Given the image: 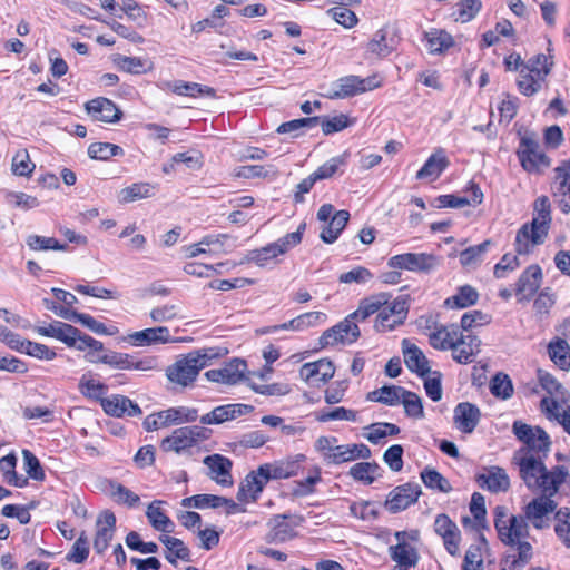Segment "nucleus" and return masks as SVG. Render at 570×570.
Wrapping results in <instances>:
<instances>
[{
    "label": "nucleus",
    "mask_w": 570,
    "mask_h": 570,
    "mask_svg": "<svg viewBox=\"0 0 570 570\" xmlns=\"http://www.w3.org/2000/svg\"><path fill=\"white\" fill-rule=\"evenodd\" d=\"M87 358L91 363L100 362L118 370L150 371L154 368V360L150 357L136 361L129 354L119 352H109L98 357H94L91 353H88Z\"/></svg>",
    "instance_id": "11"
},
{
    "label": "nucleus",
    "mask_w": 570,
    "mask_h": 570,
    "mask_svg": "<svg viewBox=\"0 0 570 570\" xmlns=\"http://www.w3.org/2000/svg\"><path fill=\"white\" fill-rule=\"evenodd\" d=\"M519 465L520 475L527 487L540 490L541 493L556 494L568 475L567 468L562 465L548 471L542 458H535L533 454L522 458Z\"/></svg>",
    "instance_id": "2"
},
{
    "label": "nucleus",
    "mask_w": 570,
    "mask_h": 570,
    "mask_svg": "<svg viewBox=\"0 0 570 570\" xmlns=\"http://www.w3.org/2000/svg\"><path fill=\"white\" fill-rule=\"evenodd\" d=\"M101 407L106 414L115 417L139 416L141 414V409L137 403L120 394L101 399Z\"/></svg>",
    "instance_id": "21"
},
{
    "label": "nucleus",
    "mask_w": 570,
    "mask_h": 570,
    "mask_svg": "<svg viewBox=\"0 0 570 570\" xmlns=\"http://www.w3.org/2000/svg\"><path fill=\"white\" fill-rule=\"evenodd\" d=\"M379 470L380 466L375 462H360L351 466L350 475L356 481L371 484L374 482L375 474Z\"/></svg>",
    "instance_id": "58"
},
{
    "label": "nucleus",
    "mask_w": 570,
    "mask_h": 570,
    "mask_svg": "<svg viewBox=\"0 0 570 570\" xmlns=\"http://www.w3.org/2000/svg\"><path fill=\"white\" fill-rule=\"evenodd\" d=\"M116 517L111 511H104L97 519V532L94 540V549L98 554L105 552L114 538Z\"/></svg>",
    "instance_id": "24"
},
{
    "label": "nucleus",
    "mask_w": 570,
    "mask_h": 570,
    "mask_svg": "<svg viewBox=\"0 0 570 570\" xmlns=\"http://www.w3.org/2000/svg\"><path fill=\"white\" fill-rule=\"evenodd\" d=\"M304 459V455L298 454L295 459H287L263 465L271 480L288 479L298 473L299 462Z\"/></svg>",
    "instance_id": "35"
},
{
    "label": "nucleus",
    "mask_w": 570,
    "mask_h": 570,
    "mask_svg": "<svg viewBox=\"0 0 570 570\" xmlns=\"http://www.w3.org/2000/svg\"><path fill=\"white\" fill-rule=\"evenodd\" d=\"M335 373L333 363L326 358L302 365L301 377L311 386H321L327 383Z\"/></svg>",
    "instance_id": "15"
},
{
    "label": "nucleus",
    "mask_w": 570,
    "mask_h": 570,
    "mask_svg": "<svg viewBox=\"0 0 570 570\" xmlns=\"http://www.w3.org/2000/svg\"><path fill=\"white\" fill-rule=\"evenodd\" d=\"M404 363L406 367L423 377L430 373L429 360L424 353L407 338L402 341Z\"/></svg>",
    "instance_id": "27"
},
{
    "label": "nucleus",
    "mask_w": 570,
    "mask_h": 570,
    "mask_svg": "<svg viewBox=\"0 0 570 570\" xmlns=\"http://www.w3.org/2000/svg\"><path fill=\"white\" fill-rule=\"evenodd\" d=\"M390 297L386 293H380L364 298L360 302L357 309L350 315L355 321H364L375 313L379 314L380 309L390 301Z\"/></svg>",
    "instance_id": "39"
},
{
    "label": "nucleus",
    "mask_w": 570,
    "mask_h": 570,
    "mask_svg": "<svg viewBox=\"0 0 570 570\" xmlns=\"http://www.w3.org/2000/svg\"><path fill=\"white\" fill-rule=\"evenodd\" d=\"M405 389L396 385H384L379 390L372 391L367 394L366 399L372 402H379L385 405H397Z\"/></svg>",
    "instance_id": "47"
},
{
    "label": "nucleus",
    "mask_w": 570,
    "mask_h": 570,
    "mask_svg": "<svg viewBox=\"0 0 570 570\" xmlns=\"http://www.w3.org/2000/svg\"><path fill=\"white\" fill-rule=\"evenodd\" d=\"M353 0H333L332 2L338 4L331 8L327 13L340 24L345 28H352L357 23L356 14L346 8V4L352 3Z\"/></svg>",
    "instance_id": "53"
},
{
    "label": "nucleus",
    "mask_w": 570,
    "mask_h": 570,
    "mask_svg": "<svg viewBox=\"0 0 570 570\" xmlns=\"http://www.w3.org/2000/svg\"><path fill=\"white\" fill-rule=\"evenodd\" d=\"M86 109L95 120L102 122H117L122 116L120 109L111 100L104 97L88 101Z\"/></svg>",
    "instance_id": "25"
},
{
    "label": "nucleus",
    "mask_w": 570,
    "mask_h": 570,
    "mask_svg": "<svg viewBox=\"0 0 570 570\" xmlns=\"http://www.w3.org/2000/svg\"><path fill=\"white\" fill-rule=\"evenodd\" d=\"M321 117H308L294 119L287 122H283L277 127L278 134H293L298 136L306 128H313L318 125Z\"/></svg>",
    "instance_id": "59"
},
{
    "label": "nucleus",
    "mask_w": 570,
    "mask_h": 570,
    "mask_svg": "<svg viewBox=\"0 0 570 570\" xmlns=\"http://www.w3.org/2000/svg\"><path fill=\"white\" fill-rule=\"evenodd\" d=\"M124 149L110 142H92L88 147V156L91 159L108 160L111 157L122 156Z\"/></svg>",
    "instance_id": "55"
},
{
    "label": "nucleus",
    "mask_w": 570,
    "mask_h": 570,
    "mask_svg": "<svg viewBox=\"0 0 570 570\" xmlns=\"http://www.w3.org/2000/svg\"><path fill=\"white\" fill-rule=\"evenodd\" d=\"M371 450L365 444L336 445L332 453L325 454L328 464H341L356 459H368Z\"/></svg>",
    "instance_id": "26"
},
{
    "label": "nucleus",
    "mask_w": 570,
    "mask_h": 570,
    "mask_svg": "<svg viewBox=\"0 0 570 570\" xmlns=\"http://www.w3.org/2000/svg\"><path fill=\"white\" fill-rule=\"evenodd\" d=\"M193 446V436H189L188 428H179L173 431V433L161 441L160 448L165 452L179 453L183 450Z\"/></svg>",
    "instance_id": "45"
},
{
    "label": "nucleus",
    "mask_w": 570,
    "mask_h": 570,
    "mask_svg": "<svg viewBox=\"0 0 570 570\" xmlns=\"http://www.w3.org/2000/svg\"><path fill=\"white\" fill-rule=\"evenodd\" d=\"M246 370V362L236 357L219 368L207 371L205 376L210 382L235 385L244 379Z\"/></svg>",
    "instance_id": "14"
},
{
    "label": "nucleus",
    "mask_w": 570,
    "mask_h": 570,
    "mask_svg": "<svg viewBox=\"0 0 570 570\" xmlns=\"http://www.w3.org/2000/svg\"><path fill=\"white\" fill-rule=\"evenodd\" d=\"M156 186L150 183H135L122 188L118 194L120 204H128L136 200L154 197Z\"/></svg>",
    "instance_id": "41"
},
{
    "label": "nucleus",
    "mask_w": 570,
    "mask_h": 570,
    "mask_svg": "<svg viewBox=\"0 0 570 570\" xmlns=\"http://www.w3.org/2000/svg\"><path fill=\"white\" fill-rule=\"evenodd\" d=\"M161 504L160 500L153 501L147 508L146 517L155 530L168 533L173 531L174 522L161 510Z\"/></svg>",
    "instance_id": "46"
},
{
    "label": "nucleus",
    "mask_w": 570,
    "mask_h": 570,
    "mask_svg": "<svg viewBox=\"0 0 570 570\" xmlns=\"http://www.w3.org/2000/svg\"><path fill=\"white\" fill-rule=\"evenodd\" d=\"M356 321L348 315L342 322L326 330L320 337L322 347L335 345L337 343H354L361 335Z\"/></svg>",
    "instance_id": "10"
},
{
    "label": "nucleus",
    "mask_w": 570,
    "mask_h": 570,
    "mask_svg": "<svg viewBox=\"0 0 570 570\" xmlns=\"http://www.w3.org/2000/svg\"><path fill=\"white\" fill-rule=\"evenodd\" d=\"M381 85L382 81L376 75L366 78L350 75L334 81L325 97L330 99H344L376 89Z\"/></svg>",
    "instance_id": "6"
},
{
    "label": "nucleus",
    "mask_w": 570,
    "mask_h": 570,
    "mask_svg": "<svg viewBox=\"0 0 570 570\" xmlns=\"http://www.w3.org/2000/svg\"><path fill=\"white\" fill-rule=\"evenodd\" d=\"M556 177L551 185V194L560 210L570 213V159L554 168Z\"/></svg>",
    "instance_id": "13"
},
{
    "label": "nucleus",
    "mask_w": 570,
    "mask_h": 570,
    "mask_svg": "<svg viewBox=\"0 0 570 570\" xmlns=\"http://www.w3.org/2000/svg\"><path fill=\"white\" fill-rule=\"evenodd\" d=\"M548 354L560 370L568 371L570 368V346L566 340L551 341L548 345Z\"/></svg>",
    "instance_id": "48"
},
{
    "label": "nucleus",
    "mask_w": 570,
    "mask_h": 570,
    "mask_svg": "<svg viewBox=\"0 0 570 570\" xmlns=\"http://www.w3.org/2000/svg\"><path fill=\"white\" fill-rule=\"evenodd\" d=\"M421 493L422 491L419 483L409 482L399 485L389 493L384 507L391 513H397L415 503Z\"/></svg>",
    "instance_id": "12"
},
{
    "label": "nucleus",
    "mask_w": 570,
    "mask_h": 570,
    "mask_svg": "<svg viewBox=\"0 0 570 570\" xmlns=\"http://www.w3.org/2000/svg\"><path fill=\"white\" fill-rule=\"evenodd\" d=\"M424 40L431 55H443L454 46L453 37L443 29L433 28L425 31Z\"/></svg>",
    "instance_id": "36"
},
{
    "label": "nucleus",
    "mask_w": 570,
    "mask_h": 570,
    "mask_svg": "<svg viewBox=\"0 0 570 570\" xmlns=\"http://www.w3.org/2000/svg\"><path fill=\"white\" fill-rule=\"evenodd\" d=\"M267 525L269 532L266 535V541L269 543H283L296 537L295 525L288 521L286 514L273 515Z\"/></svg>",
    "instance_id": "28"
},
{
    "label": "nucleus",
    "mask_w": 570,
    "mask_h": 570,
    "mask_svg": "<svg viewBox=\"0 0 570 570\" xmlns=\"http://www.w3.org/2000/svg\"><path fill=\"white\" fill-rule=\"evenodd\" d=\"M23 469L29 478L43 481L46 474L39 459L29 450H22Z\"/></svg>",
    "instance_id": "62"
},
{
    "label": "nucleus",
    "mask_w": 570,
    "mask_h": 570,
    "mask_svg": "<svg viewBox=\"0 0 570 570\" xmlns=\"http://www.w3.org/2000/svg\"><path fill=\"white\" fill-rule=\"evenodd\" d=\"M553 495L554 494L542 493L523 508V515L537 530H543L550 527V514L554 512L558 507V503L552 499Z\"/></svg>",
    "instance_id": "7"
},
{
    "label": "nucleus",
    "mask_w": 570,
    "mask_h": 570,
    "mask_svg": "<svg viewBox=\"0 0 570 570\" xmlns=\"http://www.w3.org/2000/svg\"><path fill=\"white\" fill-rule=\"evenodd\" d=\"M458 6L459 9L453 13V17L455 21L463 23L474 19L482 9L481 0H462Z\"/></svg>",
    "instance_id": "64"
},
{
    "label": "nucleus",
    "mask_w": 570,
    "mask_h": 570,
    "mask_svg": "<svg viewBox=\"0 0 570 570\" xmlns=\"http://www.w3.org/2000/svg\"><path fill=\"white\" fill-rule=\"evenodd\" d=\"M254 410L247 404H226L213 409L210 412L200 416L199 421L204 425L222 424L235 420L238 416L246 415Z\"/></svg>",
    "instance_id": "20"
},
{
    "label": "nucleus",
    "mask_w": 570,
    "mask_h": 570,
    "mask_svg": "<svg viewBox=\"0 0 570 570\" xmlns=\"http://www.w3.org/2000/svg\"><path fill=\"white\" fill-rule=\"evenodd\" d=\"M204 464L209 469L208 475L212 480L223 487H230L233 479L230 470L232 461L222 454H212L204 458Z\"/></svg>",
    "instance_id": "23"
},
{
    "label": "nucleus",
    "mask_w": 570,
    "mask_h": 570,
    "mask_svg": "<svg viewBox=\"0 0 570 570\" xmlns=\"http://www.w3.org/2000/svg\"><path fill=\"white\" fill-rule=\"evenodd\" d=\"M110 495L117 503L130 508L136 507L140 502L139 495L120 483L110 484Z\"/></svg>",
    "instance_id": "61"
},
{
    "label": "nucleus",
    "mask_w": 570,
    "mask_h": 570,
    "mask_svg": "<svg viewBox=\"0 0 570 570\" xmlns=\"http://www.w3.org/2000/svg\"><path fill=\"white\" fill-rule=\"evenodd\" d=\"M552 65V60H549L546 55L539 53L530 58L522 69L533 73L539 80H544L550 73Z\"/></svg>",
    "instance_id": "57"
},
{
    "label": "nucleus",
    "mask_w": 570,
    "mask_h": 570,
    "mask_svg": "<svg viewBox=\"0 0 570 570\" xmlns=\"http://www.w3.org/2000/svg\"><path fill=\"white\" fill-rule=\"evenodd\" d=\"M478 298L479 293L474 287L463 285L459 287L455 295L448 297L444 304L450 308H465L474 305L478 302Z\"/></svg>",
    "instance_id": "52"
},
{
    "label": "nucleus",
    "mask_w": 570,
    "mask_h": 570,
    "mask_svg": "<svg viewBox=\"0 0 570 570\" xmlns=\"http://www.w3.org/2000/svg\"><path fill=\"white\" fill-rule=\"evenodd\" d=\"M517 155L522 168L530 174H539L551 165L534 134H527L521 138Z\"/></svg>",
    "instance_id": "5"
},
{
    "label": "nucleus",
    "mask_w": 570,
    "mask_h": 570,
    "mask_svg": "<svg viewBox=\"0 0 570 570\" xmlns=\"http://www.w3.org/2000/svg\"><path fill=\"white\" fill-rule=\"evenodd\" d=\"M449 160L442 150L432 154L423 167L416 173L417 179H436L448 167Z\"/></svg>",
    "instance_id": "44"
},
{
    "label": "nucleus",
    "mask_w": 570,
    "mask_h": 570,
    "mask_svg": "<svg viewBox=\"0 0 570 570\" xmlns=\"http://www.w3.org/2000/svg\"><path fill=\"white\" fill-rule=\"evenodd\" d=\"M396 43L395 36L387 28H381L368 41L367 51L383 58L395 50Z\"/></svg>",
    "instance_id": "33"
},
{
    "label": "nucleus",
    "mask_w": 570,
    "mask_h": 570,
    "mask_svg": "<svg viewBox=\"0 0 570 570\" xmlns=\"http://www.w3.org/2000/svg\"><path fill=\"white\" fill-rule=\"evenodd\" d=\"M43 304L48 309L52 311L56 315L65 320L80 323L81 325L86 326L96 334H108L106 325L104 323L98 322L89 314L78 313L77 311L71 308L56 307L52 301H49L47 298L43 299Z\"/></svg>",
    "instance_id": "19"
},
{
    "label": "nucleus",
    "mask_w": 570,
    "mask_h": 570,
    "mask_svg": "<svg viewBox=\"0 0 570 570\" xmlns=\"http://www.w3.org/2000/svg\"><path fill=\"white\" fill-rule=\"evenodd\" d=\"M541 410L546 413L549 419H556L570 435V405L563 409L557 401L542 399Z\"/></svg>",
    "instance_id": "49"
},
{
    "label": "nucleus",
    "mask_w": 570,
    "mask_h": 570,
    "mask_svg": "<svg viewBox=\"0 0 570 570\" xmlns=\"http://www.w3.org/2000/svg\"><path fill=\"white\" fill-rule=\"evenodd\" d=\"M494 527L500 540L507 546H513L529 537V523L524 515H508L504 507L494 509Z\"/></svg>",
    "instance_id": "4"
},
{
    "label": "nucleus",
    "mask_w": 570,
    "mask_h": 570,
    "mask_svg": "<svg viewBox=\"0 0 570 570\" xmlns=\"http://www.w3.org/2000/svg\"><path fill=\"white\" fill-rule=\"evenodd\" d=\"M269 480L264 465L258 466L256 471L248 473L239 484L237 500L240 502L248 500L255 502Z\"/></svg>",
    "instance_id": "16"
},
{
    "label": "nucleus",
    "mask_w": 570,
    "mask_h": 570,
    "mask_svg": "<svg viewBox=\"0 0 570 570\" xmlns=\"http://www.w3.org/2000/svg\"><path fill=\"white\" fill-rule=\"evenodd\" d=\"M159 419L163 420L165 428L181 423H191L198 419V411L197 409L187 406L169 407L159 411Z\"/></svg>",
    "instance_id": "38"
},
{
    "label": "nucleus",
    "mask_w": 570,
    "mask_h": 570,
    "mask_svg": "<svg viewBox=\"0 0 570 570\" xmlns=\"http://www.w3.org/2000/svg\"><path fill=\"white\" fill-rule=\"evenodd\" d=\"M78 389L85 397L98 401L100 404L108 390L107 385L95 380L90 374H83L80 377Z\"/></svg>",
    "instance_id": "51"
},
{
    "label": "nucleus",
    "mask_w": 570,
    "mask_h": 570,
    "mask_svg": "<svg viewBox=\"0 0 570 570\" xmlns=\"http://www.w3.org/2000/svg\"><path fill=\"white\" fill-rule=\"evenodd\" d=\"M407 313L409 304L406 296H397L380 309L374 327L379 332L392 331L404 323Z\"/></svg>",
    "instance_id": "8"
},
{
    "label": "nucleus",
    "mask_w": 570,
    "mask_h": 570,
    "mask_svg": "<svg viewBox=\"0 0 570 570\" xmlns=\"http://www.w3.org/2000/svg\"><path fill=\"white\" fill-rule=\"evenodd\" d=\"M480 344L481 341L476 336L461 333L460 340L451 348L452 356L460 364H469L473 361L474 355L480 352Z\"/></svg>",
    "instance_id": "32"
},
{
    "label": "nucleus",
    "mask_w": 570,
    "mask_h": 570,
    "mask_svg": "<svg viewBox=\"0 0 570 570\" xmlns=\"http://www.w3.org/2000/svg\"><path fill=\"white\" fill-rule=\"evenodd\" d=\"M350 219V213L345 209L337 210L325 225L320 234L321 239L326 244H333L345 228Z\"/></svg>",
    "instance_id": "40"
},
{
    "label": "nucleus",
    "mask_w": 570,
    "mask_h": 570,
    "mask_svg": "<svg viewBox=\"0 0 570 570\" xmlns=\"http://www.w3.org/2000/svg\"><path fill=\"white\" fill-rule=\"evenodd\" d=\"M492 242L490 239L484 240L483 243L470 246L466 249L462 250L459 255L460 264L463 267H475L482 262V256L488 252Z\"/></svg>",
    "instance_id": "54"
},
{
    "label": "nucleus",
    "mask_w": 570,
    "mask_h": 570,
    "mask_svg": "<svg viewBox=\"0 0 570 570\" xmlns=\"http://www.w3.org/2000/svg\"><path fill=\"white\" fill-rule=\"evenodd\" d=\"M170 90L180 96L188 97H197V96H208L215 97L216 91L214 88L208 86H203L196 82H186L183 80H176L168 85Z\"/></svg>",
    "instance_id": "50"
},
{
    "label": "nucleus",
    "mask_w": 570,
    "mask_h": 570,
    "mask_svg": "<svg viewBox=\"0 0 570 570\" xmlns=\"http://www.w3.org/2000/svg\"><path fill=\"white\" fill-rule=\"evenodd\" d=\"M491 393L503 400L510 399L513 394V386L510 377L507 374L498 373L494 375L490 383Z\"/></svg>",
    "instance_id": "63"
},
{
    "label": "nucleus",
    "mask_w": 570,
    "mask_h": 570,
    "mask_svg": "<svg viewBox=\"0 0 570 570\" xmlns=\"http://www.w3.org/2000/svg\"><path fill=\"white\" fill-rule=\"evenodd\" d=\"M551 204L547 196L538 197L533 203V217L517 232L515 252L518 255H529L534 247L542 245L551 227Z\"/></svg>",
    "instance_id": "1"
},
{
    "label": "nucleus",
    "mask_w": 570,
    "mask_h": 570,
    "mask_svg": "<svg viewBox=\"0 0 570 570\" xmlns=\"http://www.w3.org/2000/svg\"><path fill=\"white\" fill-rule=\"evenodd\" d=\"M135 346H150L171 342L169 328L166 326L149 327L129 335Z\"/></svg>",
    "instance_id": "30"
},
{
    "label": "nucleus",
    "mask_w": 570,
    "mask_h": 570,
    "mask_svg": "<svg viewBox=\"0 0 570 570\" xmlns=\"http://www.w3.org/2000/svg\"><path fill=\"white\" fill-rule=\"evenodd\" d=\"M441 264L440 257L429 253H405L392 256L387 265L391 268L411 272L430 273Z\"/></svg>",
    "instance_id": "9"
},
{
    "label": "nucleus",
    "mask_w": 570,
    "mask_h": 570,
    "mask_svg": "<svg viewBox=\"0 0 570 570\" xmlns=\"http://www.w3.org/2000/svg\"><path fill=\"white\" fill-rule=\"evenodd\" d=\"M159 541L166 547L165 558L169 563L176 564L177 559L190 561V550L183 540L163 534Z\"/></svg>",
    "instance_id": "42"
},
{
    "label": "nucleus",
    "mask_w": 570,
    "mask_h": 570,
    "mask_svg": "<svg viewBox=\"0 0 570 570\" xmlns=\"http://www.w3.org/2000/svg\"><path fill=\"white\" fill-rule=\"evenodd\" d=\"M35 331L39 335L53 337L61 341L66 345H72L73 338L70 335H75L77 333V327L60 321H55L49 325L37 326Z\"/></svg>",
    "instance_id": "37"
},
{
    "label": "nucleus",
    "mask_w": 570,
    "mask_h": 570,
    "mask_svg": "<svg viewBox=\"0 0 570 570\" xmlns=\"http://www.w3.org/2000/svg\"><path fill=\"white\" fill-rule=\"evenodd\" d=\"M481 419L480 409L470 403L461 402L454 407L453 422L455 428L465 434H471Z\"/></svg>",
    "instance_id": "22"
},
{
    "label": "nucleus",
    "mask_w": 570,
    "mask_h": 570,
    "mask_svg": "<svg viewBox=\"0 0 570 570\" xmlns=\"http://www.w3.org/2000/svg\"><path fill=\"white\" fill-rule=\"evenodd\" d=\"M434 531L443 539L445 550L451 556H456L460 544V530L449 515L441 513L435 517Z\"/></svg>",
    "instance_id": "18"
},
{
    "label": "nucleus",
    "mask_w": 570,
    "mask_h": 570,
    "mask_svg": "<svg viewBox=\"0 0 570 570\" xmlns=\"http://www.w3.org/2000/svg\"><path fill=\"white\" fill-rule=\"evenodd\" d=\"M538 380L541 387L551 396L549 400L557 401L558 404L566 403L570 396L563 385L550 373L538 370Z\"/></svg>",
    "instance_id": "43"
},
{
    "label": "nucleus",
    "mask_w": 570,
    "mask_h": 570,
    "mask_svg": "<svg viewBox=\"0 0 570 570\" xmlns=\"http://www.w3.org/2000/svg\"><path fill=\"white\" fill-rule=\"evenodd\" d=\"M89 542L86 532L82 531L75 541L71 550L66 554V560L76 564L83 563L89 556Z\"/></svg>",
    "instance_id": "60"
},
{
    "label": "nucleus",
    "mask_w": 570,
    "mask_h": 570,
    "mask_svg": "<svg viewBox=\"0 0 570 570\" xmlns=\"http://www.w3.org/2000/svg\"><path fill=\"white\" fill-rule=\"evenodd\" d=\"M542 282V269L539 265L528 266L515 284V295L519 302H529Z\"/></svg>",
    "instance_id": "17"
},
{
    "label": "nucleus",
    "mask_w": 570,
    "mask_h": 570,
    "mask_svg": "<svg viewBox=\"0 0 570 570\" xmlns=\"http://www.w3.org/2000/svg\"><path fill=\"white\" fill-rule=\"evenodd\" d=\"M476 481L481 488H485L491 492H504L510 487L508 474L498 466H492L487 473L480 474Z\"/></svg>",
    "instance_id": "34"
},
{
    "label": "nucleus",
    "mask_w": 570,
    "mask_h": 570,
    "mask_svg": "<svg viewBox=\"0 0 570 570\" xmlns=\"http://www.w3.org/2000/svg\"><path fill=\"white\" fill-rule=\"evenodd\" d=\"M421 479L425 487L432 490H438L443 493H449L452 490V487L448 479H445L435 469L425 468L421 472Z\"/></svg>",
    "instance_id": "56"
},
{
    "label": "nucleus",
    "mask_w": 570,
    "mask_h": 570,
    "mask_svg": "<svg viewBox=\"0 0 570 570\" xmlns=\"http://www.w3.org/2000/svg\"><path fill=\"white\" fill-rule=\"evenodd\" d=\"M222 355V348L215 347L193 351L169 365L166 368V377L174 384L187 387L196 381L200 370L209 366L213 360Z\"/></svg>",
    "instance_id": "3"
},
{
    "label": "nucleus",
    "mask_w": 570,
    "mask_h": 570,
    "mask_svg": "<svg viewBox=\"0 0 570 570\" xmlns=\"http://www.w3.org/2000/svg\"><path fill=\"white\" fill-rule=\"evenodd\" d=\"M404 535L405 532L395 533L399 543L390 547V556L396 562L395 567L409 570L411 567L416 566L417 553L413 547L404 542Z\"/></svg>",
    "instance_id": "29"
},
{
    "label": "nucleus",
    "mask_w": 570,
    "mask_h": 570,
    "mask_svg": "<svg viewBox=\"0 0 570 570\" xmlns=\"http://www.w3.org/2000/svg\"><path fill=\"white\" fill-rule=\"evenodd\" d=\"M461 333L456 324L441 325L429 334V341L435 350L446 351L454 347L455 342L460 340Z\"/></svg>",
    "instance_id": "31"
}]
</instances>
